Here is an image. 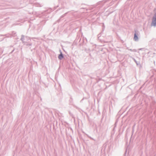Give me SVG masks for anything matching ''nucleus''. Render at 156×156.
Wrapping results in <instances>:
<instances>
[{"instance_id":"obj_1","label":"nucleus","mask_w":156,"mask_h":156,"mask_svg":"<svg viewBox=\"0 0 156 156\" xmlns=\"http://www.w3.org/2000/svg\"><path fill=\"white\" fill-rule=\"evenodd\" d=\"M151 25L153 26H156V13L154 14V16L153 18Z\"/></svg>"},{"instance_id":"obj_2","label":"nucleus","mask_w":156,"mask_h":156,"mask_svg":"<svg viewBox=\"0 0 156 156\" xmlns=\"http://www.w3.org/2000/svg\"><path fill=\"white\" fill-rule=\"evenodd\" d=\"M134 39L135 41H137L138 40V37L137 36L136 34H135L134 37Z\"/></svg>"},{"instance_id":"obj_3","label":"nucleus","mask_w":156,"mask_h":156,"mask_svg":"<svg viewBox=\"0 0 156 156\" xmlns=\"http://www.w3.org/2000/svg\"><path fill=\"white\" fill-rule=\"evenodd\" d=\"M63 57L62 53H61V54L59 55L58 57V58L60 59H62L63 58Z\"/></svg>"}]
</instances>
